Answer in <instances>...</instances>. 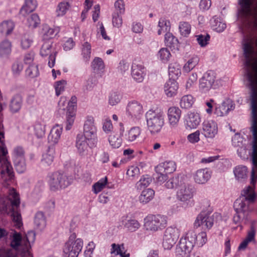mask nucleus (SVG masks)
Segmentation results:
<instances>
[{
  "mask_svg": "<svg viewBox=\"0 0 257 257\" xmlns=\"http://www.w3.org/2000/svg\"><path fill=\"white\" fill-rule=\"evenodd\" d=\"M155 196V191L151 188L143 190L139 197L141 204H146L153 200Z\"/></svg>",
  "mask_w": 257,
  "mask_h": 257,
  "instance_id": "f704fd0d",
  "label": "nucleus"
},
{
  "mask_svg": "<svg viewBox=\"0 0 257 257\" xmlns=\"http://www.w3.org/2000/svg\"><path fill=\"white\" fill-rule=\"evenodd\" d=\"M8 150L5 146L0 147V180L4 186L14 177L13 167L7 158Z\"/></svg>",
  "mask_w": 257,
  "mask_h": 257,
  "instance_id": "0eeeda50",
  "label": "nucleus"
},
{
  "mask_svg": "<svg viewBox=\"0 0 257 257\" xmlns=\"http://www.w3.org/2000/svg\"><path fill=\"white\" fill-rule=\"evenodd\" d=\"M235 108V104L230 98H226L221 104L216 106L214 113L217 116H224L228 114L229 112L233 110Z\"/></svg>",
  "mask_w": 257,
  "mask_h": 257,
  "instance_id": "6ab92c4d",
  "label": "nucleus"
},
{
  "mask_svg": "<svg viewBox=\"0 0 257 257\" xmlns=\"http://www.w3.org/2000/svg\"><path fill=\"white\" fill-rule=\"evenodd\" d=\"M217 87L215 73L213 71H207L199 80V89L202 92H207L211 89H215Z\"/></svg>",
  "mask_w": 257,
  "mask_h": 257,
  "instance_id": "9b49d317",
  "label": "nucleus"
},
{
  "mask_svg": "<svg viewBox=\"0 0 257 257\" xmlns=\"http://www.w3.org/2000/svg\"><path fill=\"white\" fill-rule=\"evenodd\" d=\"M11 43L7 40H4L0 43V56L4 57L11 52Z\"/></svg>",
  "mask_w": 257,
  "mask_h": 257,
  "instance_id": "603ef678",
  "label": "nucleus"
},
{
  "mask_svg": "<svg viewBox=\"0 0 257 257\" xmlns=\"http://www.w3.org/2000/svg\"><path fill=\"white\" fill-rule=\"evenodd\" d=\"M63 131L62 126L56 124L52 129L48 136V141L49 143L52 145L57 144L61 138V136Z\"/></svg>",
  "mask_w": 257,
  "mask_h": 257,
  "instance_id": "a878e982",
  "label": "nucleus"
},
{
  "mask_svg": "<svg viewBox=\"0 0 257 257\" xmlns=\"http://www.w3.org/2000/svg\"><path fill=\"white\" fill-rule=\"evenodd\" d=\"M167 224V217L161 215H149L145 218V226L147 230L157 231L164 228Z\"/></svg>",
  "mask_w": 257,
  "mask_h": 257,
  "instance_id": "f8f14e48",
  "label": "nucleus"
},
{
  "mask_svg": "<svg viewBox=\"0 0 257 257\" xmlns=\"http://www.w3.org/2000/svg\"><path fill=\"white\" fill-rule=\"evenodd\" d=\"M255 231L254 227L251 226L250 230L247 232L246 238L240 243L238 247L239 250H244L247 247L248 244L250 242H254L255 241Z\"/></svg>",
  "mask_w": 257,
  "mask_h": 257,
  "instance_id": "4c0bfd02",
  "label": "nucleus"
},
{
  "mask_svg": "<svg viewBox=\"0 0 257 257\" xmlns=\"http://www.w3.org/2000/svg\"><path fill=\"white\" fill-rule=\"evenodd\" d=\"M144 112L143 105L138 101H130L126 106V115L133 121L140 120L143 117Z\"/></svg>",
  "mask_w": 257,
  "mask_h": 257,
  "instance_id": "ddd939ff",
  "label": "nucleus"
},
{
  "mask_svg": "<svg viewBox=\"0 0 257 257\" xmlns=\"http://www.w3.org/2000/svg\"><path fill=\"white\" fill-rule=\"evenodd\" d=\"M243 138L239 134H235L232 138V144L237 149L238 155L241 157L242 154L245 153L246 148L243 144Z\"/></svg>",
  "mask_w": 257,
  "mask_h": 257,
  "instance_id": "c756f323",
  "label": "nucleus"
},
{
  "mask_svg": "<svg viewBox=\"0 0 257 257\" xmlns=\"http://www.w3.org/2000/svg\"><path fill=\"white\" fill-rule=\"evenodd\" d=\"M179 235V230L177 228L168 227L165 230L163 236L162 244L164 248L171 249L176 243Z\"/></svg>",
  "mask_w": 257,
  "mask_h": 257,
  "instance_id": "2eb2a0df",
  "label": "nucleus"
},
{
  "mask_svg": "<svg viewBox=\"0 0 257 257\" xmlns=\"http://www.w3.org/2000/svg\"><path fill=\"white\" fill-rule=\"evenodd\" d=\"M11 240L10 246L14 249L18 255L21 257H26L24 253V248L25 246V238H23L20 232L13 231L10 235Z\"/></svg>",
  "mask_w": 257,
  "mask_h": 257,
  "instance_id": "4468645a",
  "label": "nucleus"
},
{
  "mask_svg": "<svg viewBox=\"0 0 257 257\" xmlns=\"http://www.w3.org/2000/svg\"><path fill=\"white\" fill-rule=\"evenodd\" d=\"M58 32L57 29L51 28L47 24L43 25L41 32L42 41H52Z\"/></svg>",
  "mask_w": 257,
  "mask_h": 257,
  "instance_id": "cd10ccee",
  "label": "nucleus"
},
{
  "mask_svg": "<svg viewBox=\"0 0 257 257\" xmlns=\"http://www.w3.org/2000/svg\"><path fill=\"white\" fill-rule=\"evenodd\" d=\"M184 125L187 130L196 128L201 122V116L199 113L189 111L184 118Z\"/></svg>",
  "mask_w": 257,
  "mask_h": 257,
  "instance_id": "a211bd4d",
  "label": "nucleus"
},
{
  "mask_svg": "<svg viewBox=\"0 0 257 257\" xmlns=\"http://www.w3.org/2000/svg\"><path fill=\"white\" fill-rule=\"evenodd\" d=\"M94 121L92 116H86L83 124V134L82 135V137L87 139L91 147H96L97 144V127Z\"/></svg>",
  "mask_w": 257,
  "mask_h": 257,
  "instance_id": "1a4fd4ad",
  "label": "nucleus"
},
{
  "mask_svg": "<svg viewBox=\"0 0 257 257\" xmlns=\"http://www.w3.org/2000/svg\"><path fill=\"white\" fill-rule=\"evenodd\" d=\"M124 227L128 231L134 232L140 227L139 221L135 219H129L123 222Z\"/></svg>",
  "mask_w": 257,
  "mask_h": 257,
  "instance_id": "a18cd8bd",
  "label": "nucleus"
},
{
  "mask_svg": "<svg viewBox=\"0 0 257 257\" xmlns=\"http://www.w3.org/2000/svg\"><path fill=\"white\" fill-rule=\"evenodd\" d=\"M141 133L142 130L140 127L133 126L124 134L123 139L128 143L136 141L140 137Z\"/></svg>",
  "mask_w": 257,
  "mask_h": 257,
  "instance_id": "c85d7f7f",
  "label": "nucleus"
},
{
  "mask_svg": "<svg viewBox=\"0 0 257 257\" xmlns=\"http://www.w3.org/2000/svg\"><path fill=\"white\" fill-rule=\"evenodd\" d=\"M217 123L214 120H205L202 124V134L207 139H213L218 134Z\"/></svg>",
  "mask_w": 257,
  "mask_h": 257,
  "instance_id": "f3484780",
  "label": "nucleus"
},
{
  "mask_svg": "<svg viewBox=\"0 0 257 257\" xmlns=\"http://www.w3.org/2000/svg\"><path fill=\"white\" fill-rule=\"evenodd\" d=\"M23 98L20 94L14 95L11 100L10 109L12 113L19 112L22 108Z\"/></svg>",
  "mask_w": 257,
  "mask_h": 257,
  "instance_id": "72a5a7b5",
  "label": "nucleus"
},
{
  "mask_svg": "<svg viewBox=\"0 0 257 257\" xmlns=\"http://www.w3.org/2000/svg\"><path fill=\"white\" fill-rule=\"evenodd\" d=\"M91 46L88 42H84L81 48V55L84 61L88 62L91 57Z\"/></svg>",
  "mask_w": 257,
  "mask_h": 257,
  "instance_id": "8fccbe9b",
  "label": "nucleus"
},
{
  "mask_svg": "<svg viewBox=\"0 0 257 257\" xmlns=\"http://www.w3.org/2000/svg\"><path fill=\"white\" fill-rule=\"evenodd\" d=\"M107 183V178L105 177L95 183L92 186V191L95 194L101 192Z\"/></svg>",
  "mask_w": 257,
  "mask_h": 257,
  "instance_id": "09e8293b",
  "label": "nucleus"
},
{
  "mask_svg": "<svg viewBox=\"0 0 257 257\" xmlns=\"http://www.w3.org/2000/svg\"><path fill=\"white\" fill-rule=\"evenodd\" d=\"M7 196H0V212L2 213L11 212V217L14 226L18 229L23 224L20 211V198L19 194L14 188L8 189Z\"/></svg>",
  "mask_w": 257,
  "mask_h": 257,
  "instance_id": "f257e3e1",
  "label": "nucleus"
},
{
  "mask_svg": "<svg viewBox=\"0 0 257 257\" xmlns=\"http://www.w3.org/2000/svg\"><path fill=\"white\" fill-rule=\"evenodd\" d=\"M156 167L166 174H170L176 170V165L174 161H166L159 164Z\"/></svg>",
  "mask_w": 257,
  "mask_h": 257,
  "instance_id": "c9c22d12",
  "label": "nucleus"
},
{
  "mask_svg": "<svg viewBox=\"0 0 257 257\" xmlns=\"http://www.w3.org/2000/svg\"><path fill=\"white\" fill-rule=\"evenodd\" d=\"M15 26L14 23L11 20L4 21L0 25V32L6 35H9L13 32Z\"/></svg>",
  "mask_w": 257,
  "mask_h": 257,
  "instance_id": "79ce46f5",
  "label": "nucleus"
},
{
  "mask_svg": "<svg viewBox=\"0 0 257 257\" xmlns=\"http://www.w3.org/2000/svg\"><path fill=\"white\" fill-rule=\"evenodd\" d=\"M158 26L160 28L158 31V35H160L165 33H170L171 25L169 21L165 19L161 18L159 21Z\"/></svg>",
  "mask_w": 257,
  "mask_h": 257,
  "instance_id": "de8ad7c7",
  "label": "nucleus"
},
{
  "mask_svg": "<svg viewBox=\"0 0 257 257\" xmlns=\"http://www.w3.org/2000/svg\"><path fill=\"white\" fill-rule=\"evenodd\" d=\"M181 115V110L177 107H171L168 110V118L171 127H175L178 125Z\"/></svg>",
  "mask_w": 257,
  "mask_h": 257,
  "instance_id": "393cba45",
  "label": "nucleus"
},
{
  "mask_svg": "<svg viewBox=\"0 0 257 257\" xmlns=\"http://www.w3.org/2000/svg\"><path fill=\"white\" fill-rule=\"evenodd\" d=\"M233 173L236 179L239 182H243L247 178V168L245 166L238 165L235 167Z\"/></svg>",
  "mask_w": 257,
  "mask_h": 257,
  "instance_id": "473e14b6",
  "label": "nucleus"
},
{
  "mask_svg": "<svg viewBox=\"0 0 257 257\" xmlns=\"http://www.w3.org/2000/svg\"><path fill=\"white\" fill-rule=\"evenodd\" d=\"M34 131L35 135L37 138L41 139L43 138L46 132L44 122L40 121H36L34 125Z\"/></svg>",
  "mask_w": 257,
  "mask_h": 257,
  "instance_id": "37998d69",
  "label": "nucleus"
},
{
  "mask_svg": "<svg viewBox=\"0 0 257 257\" xmlns=\"http://www.w3.org/2000/svg\"><path fill=\"white\" fill-rule=\"evenodd\" d=\"M75 105L72 104H69L67 107V112H66V120L65 130L69 131L71 129L75 120Z\"/></svg>",
  "mask_w": 257,
  "mask_h": 257,
  "instance_id": "7c9ffc66",
  "label": "nucleus"
},
{
  "mask_svg": "<svg viewBox=\"0 0 257 257\" xmlns=\"http://www.w3.org/2000/svg\"><path fill=\"white\" fill-rule=\"evenodd\" d=\"M36 228L39 230H43L46 226V220L44 214L41 211L36 213L34 218Z\"/></svg>",
  "mask_w": 257,
  "mask_h": 257,
  "instance_id": "ea45409f",
  "label": "nucleus"
},
{
  "mask_svg": "<svg viewBox=\"0 0 257 257\" xmlns=\"http://www.w3.org/2000/svg\"><path fill=\"white\" fill-rule=\"evenodd\" d=\"M40 23V20L38 15L36 14H33L28 18L27 25L29 28L34 29L36 28Z\"/></svg>",
  "mask_w": 257,
  "mask_h": 257,
  "instance_id": "052dcab7",
  "label": "nucleus"
},
{
  "mask_svg": "<svg viewBox=\"0 0 257 257\" xmlns=\"http://www.w3.org/2000/svg\"><path fill=\"white\" fill-rule=\"evenodd\" d=\"M254 186H248L241 192V196L234 202L233 207L236 212L233 216V222L236 224L244 218V213L248 210L247 201L253 202L255 197Z\"/></svg>",
  "mask_w": 257,
  "mask_h": 257,
  "instance_id": "20e7f679",
  "label": "nucleus"
},
{
  "mask_svg": "<svg viewBox=\"0 0 257 257\" xmlns=\"http://www.w3.org/2000/svg\"><path fill=\"white\" fill-rule=\"evenodd\" d=\"M55 157V147L54 146H49L46 152L42 156V163L45 166H50L53 163Z\"/></svg>",
  "mask_w": 257,
  "mask_h": 257,
  "instance_id": "2f4dec72",
  "label": "nucleus"
},
{
  "mask_svg": "<svg viewBox=\"0 0 257 257\" xmlns=\"http://www.w3.org/2000/svg\"><path fill=\"white\" fill-rule=\"evenodd\" d=\"M239 15L249 26L257 29V0H238Z\"/></svg>",
  "mask_w": 257,
  "mask_h": 257,
  "instance_id": "39448f33",
  "label": "nucleus"
},
{
  "mask_svg": "<svg viewBox=\"0 0 257 257\" xmlns=\"http://www.w3.org/2000/svg\"><path fill=\"white\" fill-rule=\"evenodd\" d=\"M212 29L217 32H222L226 28V24L219 18L213 17L210 20Z\"/></svg>",
  "mask_w": 257,
  "mask_h": 257,
  "instance_id": "a19ab883",
  "label": "nucleus"
},
{
  "mask_svg": "<svg viewBox=\"0 0 257 257\" xmlns=\"http://www.w3.org/2000/svg\"><path fill=\"white\" fill-rule=\"evenodd\" d=\"M194 102V98L191 95H186L181 98L180 105L182 108L188 109L192 107Z\"/></svg>",
  "mask_w": 257,
  "mask_h": 257,
  "instance_id": "3c124183",
  "label": "nucleus"
},
{
  "mask_svg": "<svg viewBox=\"0 0 257 257\" xmlns=\"http://www.w3.org/2000/svg\"><path fill=\"white\" fill-rule=\"evenodd\" d=\"M91 67L94 71L99 72L104 69L105 65L101 58L96 57L92 61Z\"/></svg>",
  "mask_w": 257,
  "mask_h": 257,
  "instance_id": "6e6d98bb",
  "label": "nucleus"
},
{
  "mask_svg": "<svg viewBox=\"0 0 257 257\" xmlns=\"http://www.w3.org/2000/svg\"><path fill=\"white\" fill-rule=\"evenodd\" d=\"M251 158L253 167H252L251 172L250 184L255 186L257 179V153L252 154Z\"/></svg>",
  "mask_w": 257,
  "mask_h": 257,
  "instance_id": "49530a36",
  "label": "nucleus"
},
{
  "mask_svg": "<svg viewBox=\"0 0 257 257\" xmlns=\"http://www.w3.org/2000/svg\"><path fill=\"white\" fill-rule=\"evenodd\" d=\"M48 182L50 190L53 191L64 189L71 184L68 177L60 172H55L49 175Z\"/></svg>",
  "mask_w": 257,
  "mask_h": 257,
  "instance_id": "9d476101",
  "label": "nucleus"
},
{
  "mask_svg": "<svg viewBox=\"0 0 257 257\" xmlns=\"http://www.w3.org/2000/svg\"><path fill=\"white\" fill-rule=\"evenodd\" d=\"M179 30L181 34L185 37L187 36L191 31L190 25L186 22H181L179 24Z\"/></svg>",
  "mask_w": 257,
  "mask_h": 257,
  "instance_id": "774afa93",
  "label": "nucleus"
},
{
  "mask_svg": "<svg viewBox=\"0 0 257 257\" xmlns=\"http://www.w3.org/2000/svg\"><path fill=\"white\" fill-rule=\"evenodd\" d=\"M206 233L202 231L197 234L193 230H189L180 239L175 248L177 257H184L190 253L195 245L202 246L207 242Z\"/></svg>",
  "mask_w": 257,
  "mask_h": 257,
  "instance_id": "f03ea898",
  "label": "nucleus"
},
{
  "mask_svg": "<svg viewBox=\"0 0 257 257\" xmlns=\"http://www.w3.org/2000/svg\"><path fill=\"white\" fill-rule=\"evenodd\" d=\"M193 188L191 186L184 185L180 187L177 192V198L181 202H188L193 198Z\"/></svg>",
  "mask_w": 257,
  "mask_h": 257,
  "instance_id": "4be33fe9",
  "label": "nucleus"
},
{
  "mask_svg": "<svg viewBox=\"0 0 257 257\" xmlns=\"http://www.w3.org/2000/svg\"><path fill=\"white\" fill-rule=\"evenodd\" d=\"M122 96L118 92H112L109 96L108 103L111 106L118 104L121 100Z\"/></svg>",
  "mask_w": 257,
  "mask_h": 257,
  "instance_id": "69168bd1",
  "label": "nucleus"
},
{
  "mask_svg": "<svg viewBox=\"0 0 257 257\" xmlns=\"http://www.w3.org/2000/svg\"><path fill=\"white\" fill-rule=\"evenodd\" d=\"M145 75V68L143 63L137 61L134 62L132 66V75L134 79L137 82H141Z\"/></svg>",
  "mask_w": 257,
  "mask_h": 257,
  "instance_id": "412c9836",
  "label": "nucleus"
},
{
  "mask_svg": "<svg viewBox=\"0 0 257 257\" xmlns=\"http://www.w3.org/2000/svg\"><path fill=\"white\" fill-rule=\"evenodd\" d=\"M37 6L36 0H26L25 5L21 8L20 13L25 17L33 12L36 9Z\"/></svg>",
  "mask_w": 257,
  "mask_h": 257,
  "instance_id": "58836bf2",
  "label": "nucleus"
},
{
  "mask_svg": "<svg viewBox=\"0 0 257 257\" xmlns=\"http://www.w3.org/2000/svg\"><path fill=\"white\" fill-rule=\"evenodd\" d=\"M245 74L247 80V86L250 90V99L251 101V122L250 132L252 135V153H257V87L254 83V79L250 71L245 67Z\"/></svg>",
  "mask_w": 257,
  "mask_h": 257,
  "instance_id": "7ed1b4c3",
  "label": "nucleus"
},
{
  "mask_svg": "<svg viewBox=\"0 0 257 257\" xmlns=\"http://www.w3.org/2000/svg\"><path fill=\"white\" fill-rule=\"evenodd\" d=\"M69 8L70 4L68 2H63L60 3L56 10L57 16L58 17L64 16Z\"/></svg>",
  "mask_w": 257,
  "mask_h": 257,
  "instance_id": "680f3d73",
  "label": "nucleus"
},
{
  "mask_svg": "<svg viewBox=\"0 0 257 257\" xmlns=\"http://www.w3.org/2000/svg\"><path fill=\"white\" fill-rule=\"evenodd\" d=\"M211 172L207 168L197 170L193 174V179L199 184H205L211 178Z\"/></svg>",
  "mask_w": 257,
  "mask_h": 257,
  "instance_id": "b1692460",
  "label": "nucleus"
},
{
  "mask_svg": "<svg viewBox=\"0 0 257 257\" xmlns=\"http://www.w3.org/2000/svg\"><path fill=\"white\" fill-rule=\"evenodd\" d=\"M178 89V83L174 79H169L164 85L165 94L169 97L175 96L177 94Z\"/></svg>",
  "mask_w": 257,
  "mask_h": 257,
  "instance_id": "bb28decb",
  "label": "nucleus"
},
{
  "mask_svg": "<svg viewBox=\"0 0 257 257\" xmlns=\"http://www.w3.org/2000/svg\"><path fill=\"white\" fill-rule=\"evenodd\" d=\"M87 139L82 137V135H78L76 137V147L78 153L81 157H87L90 154V148L87 143Z\"/></svg>",
  "mask_w": 257,
  "mask_h": 257,
  "instance_id": "aec40b11",
  "label": "nucleus"
},
{
  "mask_svg": "<svg viewBox=\"0 0 257 257\" xmlns=\"http://www.w3.org/2000/svg\"><path fill=\"white\" fill-rule=\"evenodd\" d=\"M13 161L24 159L25 151L23 147L17 146L14 148L13 153Z\"/></svg>",
  "mask_w": 257,
  "mask_h": 257,
  "instance_id": "338daca9",
  "label": "nucleus"
},
{
  "mask_svg": "<svg viewBox=\"0 0 257 257\" xmlns=\"http://www.w3.org/2000/svg\"><path fill=\"white\" fill-rule=\"evenodd\" d=\"M109 144L113 148H118L121 145L122 139L118 135L112 134L108 138Z\"/></svg>",
  "mask_w": 257,
  "mask_h": 257,
  "instance_id": "bf43d9fd",
  "label": "nucleus"
},
{
  "mask_svg": "<svg viewBox=\"0 0 257 257\" xmlns=\"http://www.w3.org/2000/svg\"><path fill=\"white\" fill-rule=\"evenodd\" d=\"M169 75L172 78L177 77L181 74L180 65L176 63H171L168 67Z\"/></svg>",
  "mask_w": 257,
  "mask_h": 257,
  "instance_id": "13d9d810",
  "label": "nucleus"
},
{
  "mask_svg": "<svg viewBox=\"0 0 257 257\" xmlns=\"http://www.w3.org/2000/svg\"><path fill=\"white\" fill-rule=\"evenodd\" d=\"M171 56V53L167 48H161L157 54L158 58L163 63L167 62Z\"/></svg>",
  "mask_w": 257,
  "mask_h": 257,
  "instance_id": "5fc2aeb1",
  "label": "nucleus"
},
{
  "mask_svg": "<svg viewBox=\"0 0 257 257\" xmlns=\"http://www.w3.org/2000/svg\"><path fill=\"white\" fill-rule=\"evenodd\" d=\"M148 131L152 136L159 134L164 125V114L162 111L149 110L146 113Z\"/></svg>",
  "mask_w": 257,
  "mask_h": 257,
  "instance_id": "423d86ee",
  "label": "nucleus"
},
{
  "mask_svg": "<svg viewBox=\"0 0 257 257\" xmlns=\"http://www.w3.org/2000/svg\"><path fill=\"white\" fill-rule=\"evenodd\" d=\"M155 180L157 184L161 185L168 179L167 174L159 170L157 167H155Z\"/></svg>",
  "mask_w": 257,
  "mask_h": 257,
  "instance_id": "4d7b16f0",
  "label": "nucleus"
},
{
  "mask_svg": "<svg viewBox=\"0 0 257 257\" xmlns=\"http://www.w3.org/2000/svg\"><path fill=\"white\" fill-rule=\"evenodd\" d=\"M16 171L19 173H24L27 169L25 158L13 161Z\"/></svg>",
  "mask_w": 257,
  "mask_h": 257,
  "instance_id": "e2e57ef3",
  "label": "nucleus"
},
{
  "mask_svg": "<svg viewBox=\"0 0 257 257\" xmlns=\"http://www.w3.org/2000/svg\"><path fill=\"white\" fill-rule=\"evenodd\" d=\"M35 233L33 231H29L26 234L25 238V246L24 248V253L26 257H33L30 252V242H33L35 240Z\"/></svg>",
  "mask_w": 257,
  "mask_h": 257,
  "instance_id": "e433bc0d",
  "label": "nucleus"
},
{
  "mask_svg": "<svg viewBox=\"0 0 257 257\" xmlns=\"http://www.w3.org/2000/svg\"><path fill=\"white\" fill-rule=\"evenodd\" d=\"M43 42V43L40 52V55L43 57L49 56L48 64L50 68H52L55 65L56 54V52L53 50L52 47L53 41H46Z\"/></svg>",
  "mask_w": 257,
  "mask_h": 257,
  "instance_id": "dca6fc26",
  "label": "nucleus"
},
{
  "mask_svg": "<svg viewBox=\"0 0 257 257\" xmlns=\"http://www.w3.org/2000/svg\"><path fill=\"white\" fill-rule=\"evenodd\" d=\"M165 42L166 45L173 49H178L179 42L178 39L171 33H167L165 35Z\"/></svg>",
  "mask_w": 257,
  "mask_h": 257,
  "instance_id": "c03bdc74",
  "label": "nucleus"
},
{
  "mask_svg": "<svg viewBox=\"0 0 257 257\" xmlns=\"http://www.w3.org/2000/svg\"><path fill=\"white\" fill-rule=\"evenodd\" d=\"M214 218L208 213L202 212L197 217L194 224L196 227L204 226L207 228H210L213 226Z\"/></svg>",
  "mask_w": 257,
  "mask_h": 257,
  "instance_id": "5701e85b",
  "label": "nucleus"
},
{
  "mask_svg": "<svg viewBox=\"0 0 257 257\" xmlns=\"http://www.w3.org/2000/svg\"><path fill=\"white\" fill-rule=\"evenodd\" d=\"M199 58L197 56H193L191 57L183 67V70L186 72L192 70L199 63Z\"/></svg>",
  "mask_w": 257,
  "mask_h": 257,
  "instance_id": "864d4df0",
  "label": "nucleus"
},
{
  "mask_svg": "<svg viewBox=\"0 0 257 257\" xmlns=\"http://www.w3.org/2000/svg\"><path fill=\"white\" fill-rule=\"evenodd\" d=\"M83 246L81 238H76L75 233H72L65 242L63 252L66 257H78Z\"/></svg>",
  "mask_w": 257,
  "mask_h": 257,
  "instance_id": "6e6552de",
  "label": "nucleus"
},
{
  "mask_svg": "<svg viewBox=\"0 0 257 257\" xmlns=\"http://www.w3.org/2000/svg\"><path fill=\"white\" fill-rule=\"evenodd\" d=\"M152 179L149 175L143 176L137 183L138 189H141L143 187H148L151 183Z\"/></svg>",
  "mask_w": 257,
  "mask_h": 257,
  "instance_id": "0e129e2a",
  "label": "nucleus"
}]
</instances>
